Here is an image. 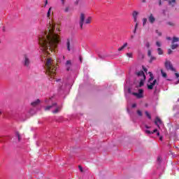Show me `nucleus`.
<instances>
[{
  "instance_id": "obj_1",
  "label": "nucleus",
  "mask_w": 179,
  "mask_h": 179,
  "mask_svg": "<svg viewBox=\"0 0 179 179\" xmlns=\"http://www.w3.org/2000/svg\"><path fill=\"white\" fill-rule=\"evenodd\" d=\"M59 31H61L58 25L56 26L55 22L49 21L45 31L41 33L38 36V44L41 51H42L43 57H47L58 47V44L61 41L59 36H58V32Z\"/></svg>"
},
{
  "instance_id": "obj_2",
  "label": "nucleus",
  "mask_w": 179,
  "mask_h": 179,
  "mask_svg": "<svg viewBox=\"0 0 179 179\" xmlns=\"http://www.w3.org/2000/svg\"><path fill=\"white\" fill-rule=\"evenodd\" d=\"M54 97H51L49 99H45V104H52L50 106H48L45 107V110L48 111V110H52L53 114H57L61 111L62 109V106L61 105L57 104V103L54 102L53 101Z\"/></svg>"
},
{
  "instance_id": "obj_3",
  "label": "nucleus",
  "mask_w": 179,
  "mask_h": 179,
  "mask_svg": "<svg viewBox=\"0 0 179 179\" xmlns=\"http://www.w3.org/2000/svg\"><path fill=\"white\" fill-rule=\"evenodd\" d=\"M57 69V67L52 62V59H51V58H48L45 64L46 75H48L50 77V79H54Z\"/></svg>"
},
{
  "instance_id": "obj_4",
  "label": "nucleus",
  "mask_w": 179,
  "mask_h": 179,
  "mask_svg": "<svg viewBox=\"0 0 179 179\" xmlns=\"http://www.w3.org/2000/svg\"><path fill=\"white\" fill-rule=\"evenodd\" d=\"M136 75L140 80L139 85L137 86V87H142V86L144 85L145 80H146V76L145 75L143 71H136Z\"/></svg>"
},
{
  "instance_id": "obj_5",
  "label": "nucleus",
  "mask_w": 179,
  "mask_h": 179,
  "mask_svg": "<svg viewBox=\"0 0 179 179\" xmlns=\"http://www.w3.org/2000/svg\"><path fill=\"white\" fill-rule=\"evenodd\" d=\"M85 19H86V17H85V14L81 13V15L80 16V29H83V23H85V24H90V23H92V17H88L86 20Z\"/></svg>"
},
{
  "instance_id": "obj_6",
  "label": "nucleus",
  "mask_w": 179,
  "mask_h": 179,
  "mask_svg": "<svg viewBox=\"0 0 179 179\" xmlns=\"http://www.w3.org/2000/svg\"><path fill=\"white\" fill-rule=\"evenodd\" d=\"M124 90L126 92H127V93H129L130 94H133V96H136V97L137 99H142L143 97V90H142V89H139L138 90V93L132 92L131 91V88H129V87H128V88L124 87Z\"/></svg>"
},
{
  "instance_id": "obj_7",
  "label": "nucleus",
  "mask_w": 179,
  "mask_h": 179,
  "mask_svg": "<svg viewBox=\"0 0 179 179\" xmlns=\"http://www.w3.org/2000/svg\"><path fill=\"white\" fill-rule=\"evenodd\" d=\"M149 74H150V78L148 80V89H149V90H152L154 86L157 85V80H153V74L151 72H149Z\"/></svg>"
},
{
  "instance_id": "obj_8",
  "label": "nucleus",
  "mask_w": 179,
  "mask_h": 179,
  "mask_svg": "<svg viewBox=\"0 0 179 179\" xmlns=\"http://www.w3.org/2000/svg\"><path fill=\"white\" fill-rule=\"evenodd\" d=\"M24 66L26 68H30V56L27 54H24Z\"/></svg>"
},
{
  "instance_id": "obj_9",
  "label": "nucleus",
  "mask_w": 179,
  "mask_h": 179,
  "mask_svg": "<svg viewBox=\"0 0 179 179\" xmlns=\"http://www.w3.org/2000/svg\"><path fill=\"white\" fill-rule=\"evenodd\" d=\"M179 42V38H177L174 36L172 39V45H171V50H176V48H178V43Z\"/></svg>"
},
{
  "instance_id": "obj_10",
  "label": "nucleus",
  "mask_w": 179,
  "mask_h": 179,
  "mask_svg": "<svg viewBox=\"0 0 179 179\" xmlns=\"http://www.w3.org/2000/svg\"><path fill=\"white\" fill-rule=\"evenodd\" d=\"M165 67L168 71H172L176 72V69L173 67V64H171V62L166 60L165 62Z\"/></svg>"
},
{
  "instance_id": "obj_11",
  "label": "nucleus",
  "mask_w": 179,
  "mask_h": 179,
  "mask_svg": "<svg viewBox=\"0 0 179 179\" xmlns=\"http://www.w3.org/2000/svg\"><path fill=\"white\" fill-rule=\"evenodd\" d=\"M64 66L66 68V71H71V68H72V62L71 60H67L64 64Z\"/></svg>"
},
{
  "instance_id": "obj_12",
  "label": "nucleus",
  "mask_w": 179,
  "mask_h": 179,
  "mask_svg": "<svg viewBox=\"0 0 179 179\" xmlns=\"http://www.w3.org/2000/svg\"><path fill=\"white\" fill-rule=\"evenodd\" d=\"M148 21L150 22V23H151V24H153V23L156 22V17L152 13L150 14V15L148 16Z\"/></svg>"
},
{
  "instance_id": "obj_13",
  "label": "nucleus",
  "mask_w": 179,
  "mask_h": 179,
  "mask_svg": "<svg viewBox=\"0 0 179 179\" xmlns=\"http://www.w3.org/2000/svg\"><path fill=\"white\" fill-rule=\"evenodd\" d=\"M138 15H139V13L138 11H133L132 16L135 23L138 22Z\"/></svg>"
},
{
  "instance_id": "obj_14",
  "label": "nucleus",
  "mask_w": 179,
  "mask_h": 179,
  "mask_svg": "<svg viewBox=\"0 0 179 179\" xmlns=\"http://www.w3.org/2000/svg\"><path fill=\"white\" fill-rule=\"evenodd\" d=\"M156 133L157 136L160 135V133L157 131V129H154L153 131H150V130H145V134H148V135H150L152 134H156Z\"/></svg>"
},
{
  "instance_id": "obj_15",
  "label": "nucleus",
  "mask_w": 179,
  "mask_h": 179,
  "mask_svg": "<svg viewBox=\"0 0 179 179\" xmlns=\"http://www.w3.org/2000/svg\"><path fill=\"white\" fill-rule=\"evenodd\" d=\"M71 43H72V38H68L66 40V48L69 51H71Z\"/></svg>"
},
{
  "instance_id": "obj_16",
  "label": "nucleus",
  "mask_w": 179,
  "mask_h": 179,
  "mask_svg": "<svg viewBox=\"0 0 179 179\" xmlns=\"http://www.w3.org/2000/svg\"><path fill=\"white\" fill-rule=\"evenodd\" d=\"M14 142H19L20 141V134L19 132H16L15 136L13 137Z\"/></svg>"
},
{
  "instance_id": "obj_17",
  "label": "nucleus",
  "mask_w": 179,
  "mask_h": 179,
  "mask_svg": "<svg viewBox=\"0 0 179 179\" xmlns=\"http://www.w3.org/2000/svg\"><path fill=\"white\" fill-rule=\"evenodd\" d=\"M162 120L159 119V117H157L155 118V124H157V126L159 127V125H162Z\"/></svg>"
},
{
  "instance_id": "obj_18",
  "label": "nucleus",
  "mask_w": 179,
  "mask_h": 179,
  "mask_svg": "<svg viewBox=\"0 0 179 179\" xmlns=\"http://www.w3.org/2000/svg\"><path fill=\"white\" fill-rule=\"evenodd\" d=\"M38 104H40V101L39 99H36V101H33L31 105L32 106V107H37V106H38Z\"/></svg>"
},
{
  "instance_id": "obj_19",
  "label": "nucleus",
  "mask_w": 179,
  "mask_h": 179,
  "mask_svg": "<svg viewBox=\"0 0 179 179\" xmlns=\"http://www.w3.org/2000/svg\"><path fill=\"white\" fill-rule=\"evenodd\" d=\"M127 46H128V43H124L122 47L118 48V51H122V50H124V48H125V47H127Z\"/></svg>"
},
{
  "instance_id": "obj_20",
  "label": "nucleus",
  "mask_w": 179,
  "mask_h": 179,
  "mask_svg": "<svg viewBox=\"0 0 179 179\" xmlns=\"http://www.w3.org/2000/svg\"><path fill=\"white\" fill-rule=\"evenodd\" d=\"M157 52H158L159 55H163V50H162V48H158Z\"/></svg>"
},
{
  "instance_id": "obj_21",
  "label": "nucleus",
  "mask_w": 179,
  "mask_h": 179,
  "mask_svg": "<svg viewBox=\"0 0 179 179\" xmlns=\"http://www.w3.org/2000/svg\"><path fill=\"white\" fill-rule=\"evenodd\" d=\"M138 22H136V24H135V26H134V31H133V33L134 34H136V30H137V29H138Z\"/></svg>"
},
{
  "instance_id": "obj_22",
  "label": "nucleus",
  "mask_w": 179,
  "mask_h": 179,
  "mask_svg": "<svg viewBox=\"0 0 179 179\" xmlns=\"http://www.w3.org/2000/svg\"><path fill=\"white\" fill-rule=\"evenodd\" d=\"M143 26H146V23H148V19L147 18H143Z\"/></svg>"
},
{
  "instance_id": "obj_23",
  "label": "nucleus",
  "mask_w": 179,
  "mask_h": 179,
  "mask_svg": "<svg viewBox=\"0 0 179 179\" xmlns=\"http://www.w3.org/2000/svg\"><path fill=\"white\" fill-rule=\"evenodd\" d=\"M126 55L128 58H132L134 57V54L132 52L126 53Z\"/></svg>"
},
{
  "instance_id": "obj_24",
  "label": "nucleus",
  "mask_w": 179,
  "mask_h": 179,
  "mask_svg": "<svg viewBox=\"0 0 179 179\" xmlns=\"http://www.w3.org/2000/svg\"><path fill=\"white\" fill-rule=\"evenodd\" d=\"M161 73L163 78H167V73H166L163 70H161Z\"/></svg>"
},
{
  "instance_id": "obj_25",
  "label": "nucleus",
  "mask_w": 179,
  "mask_h": 179,
  "mask_svg": "<svg viewBox=\"0 0 179 179\" xmlns=\"http://www.w3.org/2000/svg\"><path fill=\"white\" fill-rule=\"evenodd\" d=\"M51 7L48 9L47 16L48 17H50L51 16Z\"/></svg>"
},
{
  "instance_id": "obj_26",
  "label": "nucleus",
  "mask_w": 179,
  "mask_h": 179,
  "mask_svg": "<svg viewBox=\"0 0 179 179\" xmlns=\"http://www.w3.org/2000/svg\"><path fill=\"white\" fill-rule=\"evenodd\" d=\"M145 115L148 117V118H149V120L152 118V117L150 116V114L148 111H145Z\"/></svg>"
},
{
  "instance_id": "obj_27",
  "label": "nucleus",
  "mask_w": 179,
  "mask_h": 179,
  "mask_svg": "<svg viewBox=\"0 0 179 179\" xmlns=\"http://www.w3.org/2000/svg\"><path fill=\"white\" fill-rule=\"evenodd\" d=\"M156 45H157V47H162V43L160 41H157Z\"/></svg>"
},
{
  "instance_id": "obj_28",
  "label": "nucleus",
  "mask_w": 179,
  "mask_h": 179,
  "mask_svg": "<svg viewBox=\"0 0 179 179\" xmlns=\"http://www.w3.org/2000/svg\"><path fill=\"white\" fill-rule=\"evenodd\" d=\"M169 5H171L172 3H176V0H169Z\"/></svg>"
},
{
  "instance_id": "obj_29",
  "label": "nucleus",
  "mask_w": 179,
  "mask_h": 179,
  "mask_svg": "<svg viewBox=\"0 0 179 179\" xmlns=\"http://www.w3.org/2000/svg\"><path fill=\"white\" fill-rule=\"evenodd\" d=\"M137 114L138 115H139V117H142V111H141L140 110H137Z\"/></svg>"
},
{
  "instance_id": "obj_30",
  "label": "nucleus",
  "mask_w": 179,
  "mask_h": 179,
  "mask_svg": "<svg viewBox=\"0 0 179 179\" xmlns=\"http://www.w3.org/2000/svg\"><path fill=\"white\" fill-rule=\"evenodd\" d=\"M155 33L157 34H158V36H162V32H160L159 30H156L155 31Z\"/></svg>"
},
{
  "instance_id": "obj_31",
  "label": "nucleus",
  "mask_w": 179,
  "mask_h": 179,
  "mask_svg": "<svg viewBox=\"0 0 179 179\" xmlns=\"http://www.w3.org/2000/svg\"><path fill=\"white\" fill-rule=\"evenodd\" d=\"M145 47H146L147 48H149V47H150V43L149 42H147V43H145Z\"/></svg>"
},
{
  "instance_id": "obj_32",
  "label": "nucleus",
  "mask_w": 179,
  "mask_h": 179,
  "mask_svg": "<svg viewBox=\"0 0 179 179\" xmlns=\"http://www.w3.org/2000/svg\"><path fill=\"white\" fill-rule=\"evenodd\" d=\"M62 83V85H60L59 90H64V86H62L64 85V83Z\"/></svg>"
},
{
  "instance_id": "obj_33",
  "label": "nucleus",
  "mask_w": 179,
  "mask_h": 179,
  "mask_svg": "<svg viewBox=\"0 0 179 179\" xmlns=\"http://www.w3.org/2000/svg\"><path fill=\"white\" fill-rule=\"evenodd\" d=\"M157 162L159 163H160V162H162V157H158L157 159Z\"/></svg>"
},
{
  "instance_id": "obj_34",
  "label": "nucleus",
  "mask_w": 179,
  "mask_h": 179,
  "mask_svg": "<svg viewBox=\"0 0 179 179\" xmlns=\"http://www.w3.org/2000/svg\"><path fill=\"white\" fill-rule=\"evenodd\" d=\"M78 169H79L80 171H81V173L83 172V168H82L81 166H78Z\"/></svg>"
},
{
  "instance_id": "obj_35",
  "label": "nucleus",
  "mask_w": 179,
  "mask_h": 179,
  "mask_svg": "<svg viewBox=\"0 0 179 179\" xmlns=\"http://www.w3.org/2000/svg\"><path fill=\"white\" fill-rule=\"evenodd\" d=\"M173 53V50H171V49H169L168 50V54L170 55V54Z\"/></svg>"
},
{
  "instance_id": "obj_36",
  "label": "nucleus",
  "mask_w": 179,
  "mask_h": 179,
  "mask_svg": "<svg viewBox=\"0 0 179 179\" xmlns=\"http://www.w3.org/2000/svg\"><path fill=\"white\" fill-rule=\"evenodd\" d=\"M155 59H156V57H152V56H151L150 62L155 61Z\"/></svg>"
},
{
  "instance_id": "obj_37",
  "label": "nucleus",
  "mask_w": 179,
  "mask_h": 179,
  "mask_svg": "<svg viewBox=\"0 0 179 179\" xmlns=\"http://www.w3.org/2000/svg\"><path fill=\"white\" fill-rule=\"evenodd\" d=\"M64 12H69V7H66V8L64 9Z\"/></svg>"
},
{
  "instance_id": "obj_38",
  "label": "nucleus",
  "mask_w": 179,
  "mask_h": 179,
  "mask_svg": "<svg viewBox=\"0 0 179 179\" xmlns=\"http://www.w3.org/2000/svg\"><path fill=\"white\" fill-rule=\"evenodd\" d=\"M167 24H169V26H174V23L171 22H168Z\"/></svg>"
},
{
  "instance_id": "obj_39",
  "label": "nucleus",
  "mask_w": 179,
  "mask_h": 179,
  "mask_svg": "<svg viewBox=\"0 0 179 179\" xmlns=\"http://www.w3.org/2000/svg\"><path fill=\"white\" fill-rule=\"evenodd\" d=\"M148 57H152V52L150 50H148Z\"/></svg>"
},
{
  "instance_id": "obj_40",
  "label": "nucleus",
  "mask_w": 179,
  "mask_h": 179,
  "mask_svg": "<svg viewBox=\"0 0 179 179\" xmlns=\"http://www.w3.org/2000/svg\"><path fill=\"white\" fill-rule=\"evenodd\" d=\"M175 76H176V78H179V74H178V73H175Z\"/></svg>"
},
{
  "instance_id": "obj_41",
  "label": "nucleus",
  "mask_w": 179,
  "mask_h": 179,
  "mask_svg": "<svg viewBox=\"0 0 179 179\" xmlns=\"http://www.w3.org/2000/svg\"><path fill=\"white\" fill-rule=\"evenodd\" d=\"M132 108H135V107H136V103H134L132 106H131Z\"/></svg>"
},
{
  "instance_id": "obj_42",
  "label": "nucleus",
  "mask_w": 179,
  "mask_h": 179,
  "mask_svg": "<svg viewBox=\"0 0 179 179\" xmlns=\"http://www.w3.org/2000/svg\"><path fill=\"white\" fill-rule=\"evenodd\" d=\"M79 1H80V0H76V2H75L76 5H78V3H79Z\"/></svg>"
},
{
  "instance_id": "obj_43",
  "label": "nucleus",
  "mask_w": 179,
  "mask_h": 179,
  "mask_svg": "<svg viewBox=\"0 0 179 179\" xmlns=\"http://www.w3.org/2000/svg\"><path fill=\"white\" fill-rule=\"evenodd\" d=\"M62 3L64 5V3H65V0H60Z\"/></svg>"
},
{
  "instance_id": "obj_44",
  "label": "nucleus",
  "mask_w": 179,
  "mask_h": 179,
  "mask_svg": "<svg viewBox=\"0 0 179 179\" xmlns=\"http://www.w3.org/2000/svg\"><path fill=\"white\" fill-rule=\"evenodd\" d=\"M48 3V1L46 0L45 2V6H47V4Z\"/></svg>"
},
{
  "instance_id": "obj_45",
  "label": "nucleus",
  "mask_w": 179,
  "mask_h": 179,
  "mask_svg": "<svg viewBox=\"0 0 179 179\" xmlns=\"http://www.w3.org/2000/svg\"><path fill=\"white\" fill-rule=\"evenodd\" d=\"M143 71H144L145 72H148V69L143 68Z\"/></svg>"
},
{
  "instance_id": "obj_46",
  "label": "nucleus",
  "mask_w": 179,
  "mask_h": 179,
  "mask_svg": "<svg viewBox=\"0 0 179 179\" xmlns=\"http://www.w3.org/2000/svg\"><path fill=\"white\" fill-rule=\"evenodd\" d=\"M159 6H162V0H159Z\"/></svg>"
},
{
  "instance_id": "obj_47",
  "label": "nucleus",
  "mask_w": 179,
  "mask_h": 179,
  "mask_svg": "<svg viewBox=\"0 0 179 179\" xmlns=\"http://www.w3.org/2000/svg\"><path fill=\"white\" fill-rule=\"evenodd\" d=\"M166 40H169V41L171 40V37H166Z\"/></svg>"
},
{
  "instance_id": "obj_48",
  "label": "nucleus",
  "mask_w": 179,
  "mask_h": 179,
  "mask_svg": "<svg viewBox=\"0 0 179 179\" xmlns=\"http://www.w3.org/2000/svg\"><path fill=\"white\" fill-rule=\"evenodd\" d=\"M56 82H59L61 80V79H57V78H55Z\"/></svg>"
},
{
  "instance_id": "obj_49",
  "label": "nucleus",
  "mask_w": 179,
  "mask_h": 179,
  "mask_svg": "<svg viewBox=\"0 0 179 179\" xmlns=\"http://www.w3.org/2000/svg\"><path fill=\"white\" fill-rule=\"evenodd\" d=\"M159 139H160V141H163V138L162 137H160Z\"/></svg>"
},
{
  "instance_id": "obj_50",
  "label": "nucleus",
  "mask_w": 179,
  "mask_h": 179,
  "mask_svg": "<svg viewBox=\"0 0 179 179\" xmlns=\"http://www.w3.org/2000/svg\"><path fill=\"white\" fill-rule=\"evenodd\" d=\"M131 38H134V35H131Z\"/></svg>"
},
{
  "instance_id": "obj_51",
  "label": "nucleus",
  "mask_w": 179,
  "mask_h": 179,
  "mask_svg": "<svg viewBox=\"0 0 179 179\" xmlns=\"http://www.w3.org/2000/svg\"><path fill=\"white\" fill-rule=\"evenodd\" d=\"M145 128H147V129H149V127H148V126H145Z\"/></svg>"
},
{
  "instance_id": "obj_52",
  "label": "nucleus",
  "mask_w": 179,
  "mask_h": 179,
  "mask_svg": "<svg viewBox=\"0 0 179 179\" xmlns=\"http://www.w3.org/2000/svg\"><path fill=\"white\" fill-rule=\"evenodd\" d=\"M63 59H65V56H63Z\"/></svg>"
},
{
  "instance_id": "obj_53",
  "label": "nucleus",
  "mask_w": 179,
  "mask_h": 179,
  "mask_svg": "<svg viewBox=\"0 0 179 179\" xmlns=\"http://www.w3.org/2000/svg\"><path fill=\"white\" fill-rule=\"evenodd\" d=\"M178 83H179V81H178V82L176 83V85H178Z\"/></svg>"
},
{
  "instance_id": "obj_54",
  "label": "nucleus",
  "mask_w": 179,
  "mask_h": 179,
  "mask_svg": "<svg viewBox=\"0 0 179 179\" xmlns=\"http://www.w3.org/2000/svg\"><path fill=\"white\" fill-rule=\"evenodd\" d=\"M0 114H2V112H1V111H0Z\"/></svg>"
},
{
  "instance_id": "obj_55",
  "label": "nucleus",
  "mask_w": 179,
  "mask_h": 179,
  "mask_svg": "<svg viewBox=\"0 0 179 179\" xmlns=\"http://www.w3.org/2000/svg\"><path fill=\"white\" fill-rule=\"evenodd\" d=\"M143 2H145V0H143Z\"/></svg>"
},
{
  "instance_id": "obj_56",
  "label": "nucleus",
  "mask_w": 179,
  "mask_h": 179,
  "mask_svg": "<svg viewBox=\"0 0 179 179\" xmlns=\"http://www.w3.org/2000/svg\"><path fill=\"white\" fill-rule=\"evenodd\" d=\"M178 101H179V99H178Z\"/></svg>"
}]
</instances>
